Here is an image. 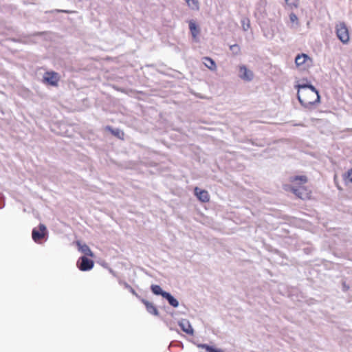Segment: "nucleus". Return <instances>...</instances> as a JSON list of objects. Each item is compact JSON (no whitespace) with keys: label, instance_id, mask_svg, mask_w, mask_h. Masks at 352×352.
<instances>
[{"label":"nucleus","instance_id":"c756f323","mask_svg":"<svg viewBox=\"0 0 352 352\" xmlns=\"http://www.w3.org/2000/svg\"><path fill=\"white\" fill-rule=\"evenodd\" d=\"M344 131H352V128H346Z\"/></svg>","mask_w":352,"mask_h":352},{"label":"nucleus","instance_id":"0eeeda50","mask_svg":"<svg viewBox=\"0 0 352 352\" xmlns=\"http://www.w3.org/2000/svg\"><path fill=\"white\" fill-rule=\"evenodd\" d=\"M126 288H127L130 292H131L133 295H135L137 298L140 299V300L144 303L146 307L147 311L151 314H154V305L152 302H149L145 299L140 298V297L138 295V294L135 292V291L128 284H125Z\"/></svg>","mask_w":352,"mask_h":352},{"label":"nucleus","instance_id":"c85d7f7f","mask_svg":"<svg viewBox=\"0 0 352 352\" xmlns=\"http://www.w3.org/2000/svg\"><path fill=\"white\" fill-rule=\"evenodd\" d=\"M314 97H315V96H312L311 95H309V96H307V97H306V98H307V99H308V100H314Z\"/></svg>","mask_w":352,"mask_h":352},{"label":"nucleus","instance_id":"ddd939ff","mask_svg":"<svg viewBox=\"0 0 352 352\" xmlns=\"http://www.w3.org/2000/svg\"><path fill=\"white\" fill-rule=\"evenodd\" d=\"M105 129L108 131H109L112 135H113L115 137L119 138V139H123L124 138V132L119 129H114L111 126H107L105 127Z\"/></svg>","mask_w":352,"mask_h":352},{"label":"nucleus","instance_id":"b1692460","mask_svg":"<svg viewBox=\"0 0 352 352\" xmlns=\"http://www.w3.org/2000/svg\"><path fill=\"white\" fill-rule=\"evenodd\" d=\"M243 29L244 31H247L248 29L250 28V23L249 22L245 25L244 21H243Z\"/></svg>","mask_w":352,"mask_h":352},{"label":"nucleus","instance_id":"1a4fd4ad","mask_svg":"<svg viewBox=\"0 0 352 352\" xmlns=\"http://www.w3.org/2000/svg\"><path fill=\"white\" fill-rule=\"evenodd\" d=\"M195 195L197 198L203 203H206L209 201L210 197L207 190H202L199 187H195L194 189Z\"/></svg>","mask_w":352,"mask_h":352},{"label":"nucleus","instance_id":"39448f33","mask_svg":"<svg viewBox=\"0 0 352 352\" xmlns=\"http://www.w3.org/2000/svg\"><path fill=\"white\" fill-rule=\"evenodd\" d=\"M336 34L342 43L345 44L349 42V34L345 23H341L336 26Z\"/></svg>","mask_w":352,"mask_h":352},{"label":"nucleus","instance_id":"5701e85b","mask_svg":"<svg viewBox=\"0 0 352 352\" xmlns=\"http://www.w3.org/2000/svg\"><path fill=\"white\" fill-rule=\"evenodd\" d=\"M289 19H290L291 22H292V23H295V22L298 21V17H297L296 14L293 12H292L289 14Z\"/></svg>","mask_w":352,"mask_h":352},{"label":"nucleus","instance_id":"dca6fc26","mask_svg":"<svg viewBox=\"0 0 352 352\" xmlns=\"http://www.w3.org/2000/svg\"><path fill=\"white\" fill-rule=\"evenodd\" d=\"M267 6V0H258L256 4V10L260 14L265 12V7Z\"/></svg>","mask_w":352,"mask_h":352},{"label":"nucleus","instance_id":"aec40b11","mask_svg":"<svg viewBox=\"0 0 352 352\" xmlns=\"http://www.w3.org/2000/svg\"><path fill=\"white\" fill-rule=\"evenodd\" d=\"M292 182H300V184H305L307 182V178L306 176L305 175H300V176H295L293 179L292 180Z\"/></svg>","mask_w":352,"mask_h":352},{"label":"nucleus","instance_id":"f257e3e1","mask_svg":"<svg viewBox=\"0 0 352 352\" xmlns=\"http://www.w3.org/2000/svg\"><path fill=\"white\" fill-rule=\"evenodd\" d=\"M298 89L297 98L300 104L305 108L311 109L320 101L318 90L310 83H302L296 85Z\"/></svg>","mask_w":352,"mask_h":352},{"label":"nucleus","instance_id":"473e14b6","mask_svg":"<svg viewBox=\"0 0 352 352\" xmlns=\"http://www.w3.org/2000/svg\"><path fill=\"white\" fill-rule=\"evenodd\" d=\"M159 314L157 308L155 307V316H157Z\"/></svg>","mask_w":352,"mask_h":352},{"label":"nucleus","instance_id":"cd10ccee","mask_svg":"<svg viewBox=\"0 0 352 352\" xmlns=\"http://www.w3.org/2000/svg\"><path fill=\"white\" fill-rule=\"evenodd\" d=\"M150 289L152 292L153 294H154V289H155V287H154V283L151 284V286H150Z\"/></svg>","mask_w":352,"mask_h":352},{"label":"nucleus","instance_id":"9b49d317","mask_svg":"<svg viewBox=\"0 0 352 352\" xmlns=\"http://www.w3.org/2000/svg\"><path fill=\"white\" fill-rule=\"evenodd\" d=\"M307 60L311 61V59L307 54L304 53L298 54L295 58V63L296 66L302 67L303 69H305L303 65L306 64Z\"/></svg>","mask_w":352,"mask_h":352},{"label":"nucleus","instance_id":"a878e982","mask_svg":"<svg viewBox=\"0 0 352 352\" xmlns=\"http://www.w3.org/2000/svg\"><path fill=\"white\" fill-rule=\"evenodd\" d=\"M56 12H64V13H69V12L68 10H56Z\"/></svg>","mask_w":352,"mask_h":352},{"label":"nucleus","instance_id":"6ab92c4d","mask_svg":"<svg viewBox=\"0 0 352 352\" xmlns=\"http://www.w3.org/2000/svg\"><path fill=\"white\" fill-rule=\"evenodd\" d=\"M187 5L192 9H199V2L197 0H185Z\"/></svg>","mask_w":352,"mask_h":352},{"label":"nucleus","instance_id":"6e6552de","mask_svg":"<svg viewBox=\"0 0 352 352\" xmlns=\"http://www.w3.org/2000/svg\"><path fill=\"white\" fill-rule=\"evenodd\" d=\"M239 77L244 80L251 81L254 78V74L245 65H241L239 67Z\"/></svg>","mask_w":352,"mask_h":352},{"label":"nucleus","instance_id":"2f4dec72","mask_svg":"<svg viewBox=\"0 0 352 352\" xmlns=\"http://www.w3.org/2000/svg\"><path fill=\"white\" fill-rule=\"evenodd\" d=\"M5 206V203L0 204V209L3 208Z\"/></svg>","mask_w":352,"mask_h":352},{"label":"nucleus","instance_id":"7c9ffc66","mask_svg":"<svg viewBox=\"0 0 352 352\" xmlns=\"http://www.w3.org/2000/svg\"><path fill=\"white\" fill-rule=\"evenodd\" d=\"M216 352H224V351L221 349H216Z\"/></svg>","mask_w":352,"mask_h":352},{"label":"nucleus","instance_id":"7ed1b4c3","mask_svg":"<svg viewBox=\"0 0 352 352\" xmlns=\"http://www.w3.org/2000/svg\"><path fill=\"white\" fill-rule=\"evenodd\" d=\"M47 233L46 226L43 223H40L38 229L36 228H33L32 237L34 242L39 243L42 239H47Z\"/></svg>","mask_w":352,"mask_h":352},{"label":"nucleus","instance_id":"bb28decb","mask_svg":"<svg viewBox=\"0 0 352 352\" xmlns=\"http://www.w3.org/2000/svg\"><path fill=\"white\" fill-rule=\"evenodd\" d=\"M349 287L347 286L345 283H343V291L346 292L349 289Z\"/></svg>","mask_w":352,"mask_h":352},{"label":"nucleus","instance_id":"72a5a7b5","mask_svg":"<svg viewBox=\"0 0 352 352\" xmlns=\"http://www.w3.org/2000/svg\"><path fill=\"white\" fill-rule=\"evenodd\" d=\"M295 126H303L302 124H295Z\"/></svg>","mask_w":352,"mask_h":352},{"label":"nucleus","instance_id":"9d476101","mask_svg":"<svg viewBox=\"0 0 352 352\" xmlns=\"http://www.w3.org/2000/svg\"><path fill=\"white\" fill-rule=\"evenodd\" d=\"M178 324L180 327L181 329L185 332L186 333L192 336L194 333V330L190 323V322L187 319H182L178 322Z\"/></svg>","mask_w":352,"mask_h":352},{"label":"nucleus","instance_id":"f3484780","mask_svg":"<svg viewBox=\"0 0 352 352\" xmlns=\"http://www.w3.org/2000/svg\"><path fill=\"white\" fill-rule=\"evenodd\" d=\"M230 50L234 56H238L241 54V47L238 44L231 45Z\"/></svg>","mask_w":352,"mask_h":352},{"label":"nucleus","instance_id":"4468645a","mask_svg":"<svg viewBox=\"0 0 352 352\" xmlns=\"http://www.w3.org/2000/svg\"><path fill=\"white\" fill-rule=\"evenodd\" d=\"M189 29L192 36L195 38L199 34L200 30L199 26L196 24V23L193 20H190L189 21Z\"/></svg>","mask_w":352,"mask_h":352},{"label":"nucleus","instance_id":"4be33fe9","mask_svg":"<svg viewBox=\"0 0 352 352\" xmlns=\"http://www.w3.org/2000/svg\"><path fill=\"white\" fill-rule=\"evenodd\" d=\"M302 190L301 187H298V188H292V191L293 192L297 195L298 197H300L302 198V196L300 195V190Z\"/></svg>","mask_w":352,"mask_h":352},{"label":"nucleus","instance_id":"423d86ee","mask_svg":"<svg viewBox=\"0 0 352 352\" xmlns=\"http://www.w3.org/2000/svg\"><path fill=\"white\" fill-rule=\"evenodd\" d=\"M59 77L55 72H47L43 76V82L51 86H57Z\"/></svg>","mask_w":352,"mask_h":352},{"label":"nucleus","instance_id":"393cba45","mask_svg":"<svg viewBox=\"0 0 352 352\" xmlns=\"http://www.w3.org/2000/svg\"><path fill=\"white\" fill-rule=\"evenodd\" d=\"M347 178L352 183V168L348 172Z\"/></svg>","mask_w":352,"mask_h":352},{"label":"nucleus","instance_id":"f03ea898","mask_svg":"<svg viewBox=\"0 0 352 352\" xmlns=\"http://www.w3.org/2000/svg\"><path fill=\"white\" fill-rule=\"evenodd\" d=\"M155 296H162L173 307L179 306V301L170 293L164 291L160 285H155Z\"/></svg>","mask_w":352,"mask_h":352},{"label":"nucleus","instance_id":"412c9836","mask_svg":"<svg viewBox=\"0 0 352 352\" xmlns=\"http://www.w3.org/2000/svg\"><path fill=\"white\" fill-rule=\"evenodd\" d=\"M298 2V0H285V3H287V5H288L291 8H297Z\"/></svg>","mask_w":352,"mask_h":352},{"label":"nucleus","instance_id":"20e7f679","mask_svg":"<svg viewBox=\"0 0 352 352\" xmlns=\"http://www.w3.org/2000/svg\"><path fill=\"white\" fill-rule=\"evenodd\" d=\"M76 265L80 271L87 272L94 267V262L92 259L87 258L86 256H82L78 259Z\"/></svg>","mask_w":352,"mask_h":352},{"label":"nucleus","instance_id":"2eb2a0df","mask_svg":"<svg viewBox=\"0 0 352 352\" xmlns=\"http://www.w3.org/2000/svg\"><path fill=\"white\" fill-rule=\"evenodd\" d=\"M203 60H204V64L210 70L214 71L216 69L217 65H216L214 60L212 58L206 56V57L203 58Z\"/></svg>","mask_w":352,"mask_h":352},{"label":"nucleus","instance_id":"f8f14e48","mask_svg":"<svg viewBox=\"0 0 352 352\" xmlns=\"http://www.w3.org/2000/svg\"><path fill=\"white\" fill-rule=\"evenodd\" d=\"M76 245L78 246V250L80 252H81L82 253H83L85 254L84 256H89L91 257H94V253L92 252V251L91 250V249L87 244H85V243L82 244L80 243V241H77L76 242Z\"/></svg>","mask_w":352,"mask_h":352},{"label":"nucleus","instance_id":"a211bd4d","mask_svg":"<svg viewBox=\"0 0 352 352\" xmlns=\"http://www.w3.org/2000/svg\"><path fill=\"white\" fill-rule=\"evenodd\" d=\"M199 348L204 349L206 352H216V349L212 346H210L207 344H199L198 345Z\"/></svg>","mask_w":352,"mask_h":352}]
</instances>
